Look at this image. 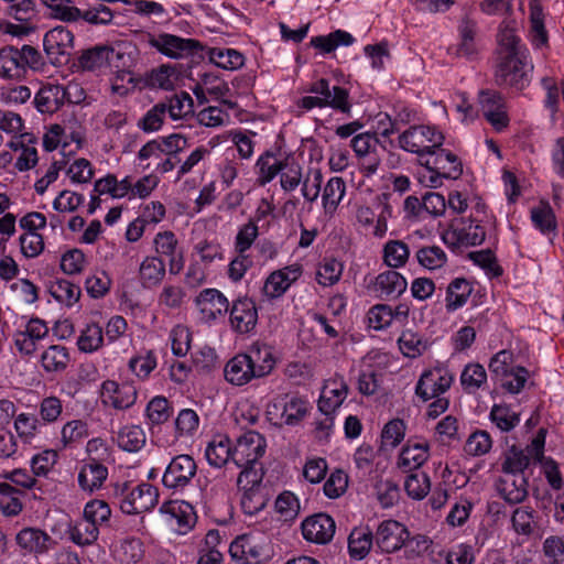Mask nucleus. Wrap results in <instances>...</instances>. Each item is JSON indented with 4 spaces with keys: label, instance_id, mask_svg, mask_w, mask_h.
<instances>
[{
    "label": "nucleus",
    "instance_id": "obj_19",
    "mask_svg": "<svg viewBox=\"0 0 564 564\" xmlns=\"http://www.w3.org/2000/svg\"><path fill=\"white\" fill-rule=\"evenodd\" d=\"M17 543L28 553L43 554L54 545V539L36 528H24L17 534Z\"/></svg>",
    "mask_w": 564,
    "mask_h": 564
},
{
    "label": "nucleus",
    "instance_id": "obj_14",
    "mask_svg": "<svg viewBox=\"0 0 564 564\" xmlns=\"http://www.w3.org/2000/svg\"><path fill=\"white\" fill-rule=\"evenodd\" d=\"M348 390V384L343 377L328 380L319 397L318 410L326 416L332 415L347 398Z\"/></svg>",
    "mask_w": 564,
    "mask_h": 564
},
{
    "label": "nucleus",
    "instance_id": "obj_63",
    "mask_svg": "<svg viewBox=\"0 0 564 564\" xmlns=\"http://www.w3.org/2000/svg\"><path fill=\"white\" fill-rule=\"evenodd\" d=\"M491 437L486 431H476L467 440L465 452L469 455L480 456L491 448Z\"/></svg>",
    "mask_w": 564,
    "mask_h": 564
},
{
    "label": "nucleus",
    "instance_id": "obj_5",
    "mask_svg": "<svg viewBox=\"0 0 564 564\" xmlns=\"http://www.w3.org/2000/svg\"><path fill=\"white\" fill-rule=\"evenodd\" d=\"M196 474L197 465L194 458L187 454H180L166 466L162 484L167 489L180 491L191 484Z\"/></svg>",
    "mask_w": 564,
    "mask_h": 564
},
{
    "label": "nucleus",
    "instance_id": "obj_29",
    "mask_svg": "<svg viewBox=\"0 0 564 564\" xmlns=\"http://www.w3.org/2000/svg\"><path fill=\"white\" fill-rule=\"evenodd\" d=\"M473 292V285L465 278L454 279L446 289V310L456 311L466 304Z\"/></svg>",
    "mask_w": 564,
    "mask_h": 564
},
{
    "label": "nucleus",
    "instance_id": "obj_45",
    "mask_svg": "<svg viewBox=\"0 0 564 564\" xmlns=\"http://www.w3.org/2000/svg\"><path fill=\"white\" fill-rule=\"evenodd\" d=\"M530 21L533 44L538 47L545 45L549 37L544 28L543 11L538 0L530 2Z\"/></svg>",
    "mask_w": 564,
    "mask_h": 564
},
{
    "label": "nucleus",
    "instance_id": "obj_1",
    "mask_svg": "<svg viewBox=\"0 0 564 564\" xmlns=\"http://www.w3.org/2000/svg\"><path fill=\"white\" fill-rule=\"evenodd\" d=\"M533 66L528 62V55L501 56L495 73V82L500 87L522 90L530 84L529 73Z\"/></svg>",
    "mask_w": 564,
    "mask_h": 564
},
{
    "label": "nucleus",
    "instance_id": "obj_48",
    "mask_svg": "<svg viewBox=\"0 0 564 564\" xmlns=\"http://www.w3.org/2000/svg\"><path fill=\"white\" fill-rule=\"evenodd\" d=\"M415 257L417 262L429 270L442 268L447 262L446 253L437 246L422 247L416 251Z\"/></svg>",
    "mask_w": 564,
    "mask_h": 564
},
{
    "label": "nucleus",
    "instance_id": "obj_21",
    "mask_svg": "<svg viewBox=\"0 0 564 564\" xmlns=\"http://www.w3.org/2000/svg\"><path fill=\"white\" fill-rule=\"evenodd\" d=\"M408 288L406 279L394 270H387L380 273L373 283V290L381 299H397L402 295Z\"/></svg>",
    "mask_w": 564,
    "mask_h": 564
},
{
    "label": "nucleus",
    "instance_id": "obj_52",
    "mask_svg": "<svg viewBox=\"0 0 564 564\" xmlns=\"http://www.w3.org/2000/svg\"><path fill=\"white\" fill-rule=\"evenodd\" d=\"M104 341L102 327L98 324H89L83 330L78 338L77 345L79 350L93 352L101 347Z\"/></svg>",
    "mask_w": 564,
    "mask_h": 564
},
{
    "label": "nucleus",
    "instance_id": "obj_42",
    "mask_svg": "<svg viewBox=\"0 0 564 564\" xmlns=\"http://www.w3.org/2000/svg\"><path fill=\"white\" fill-rule=\"evenodd\" d=\"M210 63L224 69H237L245 63V57L241 53L234 48H210L208 52Z\"/></svg>",
    "mask_w": 564,
    "mask_h": 564
},
{
    "label": "nucleus",
    "instance_id": "obj_55",
    "mask_svg": "<svg viewBox=\"0 0 564 564\" xmlns=\"http://www.w3.org/2000/svg\"><path fill=\"white\" fill-rule=\"evenodd\" d=\"M241 468L242 470L237 479L238 487L243 490L260 488V484L264 475L262 465L258 462L248 464Z\"/></svg>",
    "mask_w": 564,
    "mask_h": 564
},
{
    "label": "nucleus",
    "instance_id": "obj_60",
    "mask_svg": "<svg viewBox=\"0 0 564 564\" xmlns=\"http://www.w3.org/2000/svg\"><path fill=\"white\" fill-rule=\"evenodd\" d=\"M369 326L376 330L383 329L393 321V310L388 304H377L368 312Z\"/></svg>",
    "mask_w": 564,
    "mask_h": 564
},
{
    "label": "nucleus",
    "instance_id": "obj_43",
    "mask_svg": "<svg viewBox=\"0 0 564 564\" xmlns=\"http://www.w3.org/2000/svg\"><path fill=\"white\" fill-rule=\"evenodd\" d=\"M308 401L302 397H292L283 405L282 417L286 425H297L308 413Z\"/></svg>",
    "mask_w": 564,
    "mask_h": 564
},
{
    "label": "nucleus",
    "instance_id": "obj_11",
    "mask_svg": "<svg viewBox=\"0 0 564 564\" xmlns=\"http://www.w3.org/2000/svg\"><path fill=\"white\" fill-rule=\"evenodd\" d=\"M486 238V231L480 225H469L468 227H454L453 225L442 234V240L452 250L462 247H474L481 245Z\"/></svg>",
    "mask_w": 564,
    "mask_h": 564
},
{
    "label": "nucleus",
    "instance_id": "obj_49",
    "mask_svg": "<svg viewBox=\"0 0 564 564\" xmlns=\"http://www.w3.org/2000/svg\"><path fill=\"white\" fill-rule=\"evenodd\" d=\"M530 464L529 455L512 445L509 452L506 454V458L502 463V471L505 474L523 475V471Z\"/></svg>",
    "mask_w": 564,
    "mask_h": 564
},
{
    "label": "nucleus",
    "instance_id": "obj_56",
    "mask_svg": "<svg viewBox=\"0 0 564 564\" xmlns=\"http://www.w3.org/2000/svg\"><path fill=\"white\" fill-rule=\"evenodd\" d=\"M531 219L543 234L554 231L556 228L555 215L547 203H542L532 208Z\"/></svg>",
    "mask_w": 564,
    "mask_h": 564
},
{
    "label": "nucleus",
    "instance_id": "obj_34",
    "mask_svg": "<svg viewBox=\"0 0 564 564\" xmlns=\"http://www.w3.org/2000/svg\"><path fill=\"white\" fill-rule=\"evenodd\" d=\"M48 292L57 302L67 306L74 305L80 297V288L65 279L51 282Z\"/></svg>",
    "mask_w": 564,
    "mask_h": 564
},
{
    "label": "nucleus",
    "instance_id": "obj_2",
    "mask_svg": "<svg viewBox=\"0 0 564 564\" xmlns=\"http://www.w3.org/2000/svg\"><path fill=\"white\" fill-rule=\"evenodd\" d=\"M444 135L430 126H412L399 137L401 149L415 153L423 160L434 149L442 147Z\"/></svg>",
    "mask_w": 564,
    "mask_h": 564
},
{
    "label": "nucleus",
    "instance_id": "obj_17",
    "mask_svg": "<svg viewBox=\"0 0 564 564\" xmlns=\"http://www.w3.org/2000/svg\"><path fill=\"white\" fill-rule=\"evenodd\" d=\"M197 307L206 321H215L218 316L225 315L229 310L227 297L216 289L200 291L195 300Z\"/></svg>",
    "mask_w": 564,
    "mask_h": 564
},
{
    "label": "nucleus",
    "instance_id": "obj_57",
    "mask_svg": "<svg viewBox=\"0 0 564 564\" xmlns=\"http://www.w3.org/2000/svg\"><path fill=\"white\" fill-rule=\"evenodd\" d=\"M245 556L242 564H261L270 557L265 545L258 543L257 538L245 534Z\"/></svg>",
    "mask_w": 564,
    "mask_h": 564
},
{
    "label": "nucleus",
    "instance_id": "obj_58",
    "mask_svg": "<svg viewBox=\"0 0 564 564\" xmlns=\"http://www.w3.org/2000/svg\"><path fill=\"white\" fill-rule=\"evenodd\" d=\"M275 510L283 521H292L300 511L299 500L292 492L284 491L275 500Z\"/></svg>",
    "mask_w": 564,
    "mask_h": 564
},
{
    "label": "nucleus",
    "instance_id": "obj_18",
    "mask_svg": "<svg viewBox=\"0 0 564 564\" xmlns=\"http://www.w3.org/2000/svg\"><path fill=\"white\" fill-rule=\"evenodd\" d=\"M301 273L302 269L296 264L272 272L263 286L265 295L271 299L280 297L300 278Z\"/></svg>",
    "mask_w": 564,
    "mask_h": 564
},
{
    "label": "nucleus",
    "instance_id": "obj_12",
    "mask_svg": "<svg viewBox=\"0 0 564 564\" xmlns=\"http://www.w3.org/2000/svg\"><path fill=\"white\" fill-rule=\"evenodd\" d=\"M308 91L318 95L321 99H327V101L332 102L325 104V107H330L346 115L350 113L351 104L349 102V91L346 88L340 86H333L330 88L329 82L321 78L310 86Z\"/></svg>",
    "mask_w": 564,
    "mask_h": 564
},
{
    "label": "nucleus",
    "instance_id": "obj_9",
    "mask_svg": "<svg viewBox=\"0 0 564 564\" xmlns=\"http://www.w3.org/2000/svg\"><path fill=\"white\" fill-rule=\"evenodd\" d=\"M336 530L334 519L326 513H317L305 519L302 523L303 538L316 544H327Z\"/></svg>",
    "mask_w": 564,
    "mask_h": 564
},
{
    "label": "nucleus",
    "instance_id": "obj_16",
    "mask_svg": "<svg viewBox=\"0 0 564 564\" xmlns=\"http://www.w3.org/2000/svg\"><path fill=\"white\" fill-rule=\"evenodd\" d=\"M433 158L420 160V164L429 171L443 170L445 178H458L463 173V166L457 155L440 148L434 149V153H429Z\"/></svg>",
    "mask_w": 564,
    "mask_h": 564
},
{
    "label": "nucleus",
    "instance_id": "obj_4",
    "mask_svg": "<svg viewBox=\"0 0 564 564\" xmlns=\"http://www.w3.org/2000/svg\"><path fill=\"white\" fill-rule=\"evenodd\" d=\"M117 497L120 499V509L123 513L139 514L156 506L159 492L154 486L147 482L129 490V486L126 482L117 490Z\"/></svg>",
    "mask_w": 564,
    "mask_h": 564
},
{
    "label": "nucleus",
    "instance_id": "obj_40",
    "mask_svg": "<svg viewBox=\"0 0 564 564\" xmlns=\"http://www.w3.org/2000/svg\"><path fill=\"white\" fill-rule=\"evenodd\" d=\"M498 42L500 45V57L528 55L527 48L520 44V37L516 34L514 29L509 25L501 26Z\"/></svg>",
    "mask_w": 564,
    "mask_h": 564
},
{
    "label": "nucleus",
    "instance_id": "obj_7",
    "mask_svg": "<svg viewBox=\"0 0 564 564\" xmlns=\"http://www.w3.org/2000/svg\"><path fill=\"white\" fill-rule=\"evenodd\" d=\"M265 452V440L258 432L249 431L237 440L232 448V462L242 467L258 463Z\"/></svg>",
    "mask_w": 564,
    "mask_h": 564
},
{
    "label": "nucleus",
    "instance_id": "obj_41",
    "mask_svg": "<svg viewBox=\"0 0 564 564\" xmlns=\"http://www.w3.org/2000/svg\"><path fill=\"white\" fill-rule=\"evenodd\" d=\"M256 166L259 171V184L265 185L286 167V163L275 160L273 154L268 151L258 159Z\"/></svg>",
    "mask_w": 564,
    "mask_h": 564
},
{
    "label": "nucleus",
    "instance_id": "obj_23",
    "mask_svg": "<svg viewBox=\"0 0 564 564\" xmlns=\"http://www.w3.org/2000/svg\"><path fill=\"white\" fill-rule=\"evenodd\" d=\"M497 489L508 503H521L528 497V479L523 475L505 474L499 479Z\"/></svg>",
    "mask_w": 564,
    "mask_h": 564
},
{
    "label": "nucleus",
    "instance_id": "obj_39",
    "mask_svg": "<svg viewBox=\"0 0 564 564\" xmlns=\"http://www.w3.org/2000/svg\"><path fill=\"white\" fill-rule=\"evenodd\" d=\"M410 256L409 247L402 240H389L383 246V262L393 269L403 267Z\"/></svg>",
    "mask_w": 564,
    "mask_h": 564
},
{
    "label": "nucleus",
    "instance_id": "obj_62",
    "mask_svg": "<svg viewBox=\"0 0 564 564\" xmlns=\"http://www.w3.org/2000/svg\"><path fill=\"white\" fill-rule=\"evenodd\" d=\"M343 264L339 261L335 259L325 260L317 270L316 279L324 286L333 285L339 280Z\"/></svg>",
    "mask_w": 564,
    "mask_h": 564
},
{
    "label": "nucleus",
    "instance_id": "obj_46",
    "mask_svg": "<svg viewBox=\"0 0 564 564\" xmlns=\"http://www.w3.org/2000/svg\"><path fill=\"white\" fill-rule=\"evenodd\" d=\"M487 381V373L485 368L479 364L467 365L462 375L460 383L464 390L473 393L478 390Z\"/></svg>",
    "mask_w": 564,
    "mask_h": 564
},
{
    "label": "nucleus",
    "instance_id": "obj_15",
    "mask_svg": "<svg viewBox=\"0 0 564 564\" xmlns=\"http://www.w3.org/2000/svg\"><path fill=\"white\" fill-rule=\"evenodd\" d=\"M155 251L160 256L169 257V271L171 274H178L184 268V257L177 250L178 241L175 234L170 230L158 232L154 238Z\"/></svg>",
    "mask_w": 564,
    "mask_h": 564
},
{
    "label": "nucleus",
    "instance_id": "obj_61",
    "mask_svg": "<svg viewBox=\"0 0 564 564\" xmlns=\"http://www.w3.org/2000/svg\"><path fill=\"white\" fill-rule=\"evenodd\" d=\"M169 401L164 397L153 398L147 406V416L152 424H162L171 416Z\"/></svg>",
    "mask_w": 564,
    "mask_h": 564
},
{
    "label": "nucleus",
    "instance_id": "obj_47",
    "mask_svg": "<svg viewBox=\"0 0 564 564\" xmlns=\"http://www.w3.org/2000/svg\"><path fill=\"white\" fill-rule=\"evenodd\" d=\"M106 45L88 48L78 57V66L84 70L94 72L107 66Z\"/></svg>",
    "mask_w": 564,
    "mask_h": 564
},
{
    "label": "nucleus",
    "instance_id": "obj_38",
    "mask_svg": "<svg viewBox=\"0 0 564 564\" xmlns=\"http://www.w3.org/2000/svg\"><path fill=\"white\" fill-rule=\"evenodd\" d=\"M41 362L47 372L63 371L69 362V355L65 347L53 345L42 354Z\"/></svg>",
    "mask_w": 564,
    "mask_h": 564
},
{
    "label": "nucleus",
    "instance_id": "obj_22",
    "mask_svg": "<svg viewBox=\"0 0 564 564\" xmlns=\"http://www.w3.org/2000/svg\"><path fill=\"white\" fill-rule=\"evenodd\" d=\"M225 379L234 386H243L260 379L243 352L237 354L225 366Z\"/></svg>",
    "mask_w": 564,
    "mask_h": 564
},
{
    "label": "nucleus",
    "instance_id": "obj_20",
    "mask_svg": "<svg viewBox=\"0 0 564 564\" xmlns=\"http://www.w3.org/2000/svg\"><path fill=\"white\" fill-rule=\"evenodd\" d=\"M243 354L259 378L269 376L275 367L272 347L268 344L256 341Z\"/></svg>",
    "mask_w": 564,
    "mask_h": 564
},
{
    "label": "nucleus",
    "instance_id": "obj_50",
    "mask_svg": "<svg viewBox=\"0 0 564 564\" xmlns=\"http://www.w3.org/2000/svg\"><path fill=\"white\" fill-rule=\"evenodd\" d=\"M490 420L503 432H509L520 422L518 413L508 405L495 404L490 411Z\"/></svg>",
    "mask_w": 564,
    "mask_h": 564
},
{
    "label": "nucleus",
    "instance_id": "obj_32",
    "mask_svg": "<svg viewBox=\"0 0 564 564\" xmlns=\"http://www.w3.org/2000/svg\"><path fill=\"white\" fill-rule=\"evenodd\" d=\"M205 456L208 464L213 467H223L229 458L232 459V448L230 441L226 436L214 438L206 447Z\"/></svg>",
    "mask_w": 564,
    "mask_h": 564
},
{
    "label": "nucleus",
    "instance_id": "obj_53",
    "mask_svg": "<svg viewBox=\"0 0 564 564\" xmlns=\"http://www.w3.org/2000/svg\"><path fill=\"white\" fill-rule=\"evenodd\" d=\"M404 489L411 498L421 500L431 489L430 477L425 473L410 474L405 479Z\"/></svg>",
    "mask_w": 564,
    "mask_h": 564
},
{
    "label": "nucleus",
    "instance_id": "obj_3",
    "mask_svg": "<svg viewBox=\"0 0 564 564\" xmlns=\"http://www.w3.org/2000/svg\"><path fill=\"white\" fill-rule=\"evenodd\" d=\"M148 43L151 47L171 58L204 57V45L195 39H183L169 33H161L156 36L149 34Z\"/></svg>",
    "mask_w": 564,
    "mask_h": 564
},
{
    "label": "nucleus",
    "instance_id": "obj_59",
    "mask_svg": "<svg viewBox=\"0 0 564 564\" xmlns=\"http://www.w3.org/2000/svg\"><path fill=\"white\" fill-rule=\"evenodd\" d=\"M346 185L341 177H332L323 193V204L326 209H336L345 194Z\"/></svg>",
    "mask_w": 564,
    "mask_h": 564
},
{
    "label": "nucleus",
    "instance_id": "obj_37",
    "mask_svg": "<svg viewBox=\"0 0 564 564\" xmlns=\"http://www.w3.org/2000/svg\"><path fill=\"white\" fill-rule=\"evenodd\" d=\"M51 10V17L63 22H76L80 19L82 10L74 4L73 0H42Z\"/></svg>",
    "mask_w": 564,
    "mask_h": 564
},
{
    "label": "nucleus",
    "instance_id": "obj_36",
    "mask_svg": "<svg viewBox=\"0 0 564 564\" xmlns=\"http://www.w3.org/2000/svg\"><path fill=\"white\" fill-rule=\"evenodd\" d=\"M117 443L126 452H138L145 444V434L138 425L124 426L118 432Z\"/></svg>",
    "mask_w": 564,
    "mask_h": 564
},
{
    "label": "nucleus",
    "instance_id": "obj_44",
    "mask_svg": "<svg viewBox=\"0 0 564 564\" xmlns=\"http://www.w3.org/2000/svg\"><path fill=\"white\" fill-rule=\"evenodd\" d=\"M6 14L22 23L33 21L37 15L35 2L33 0H9Z\"/></svg>",
    "mask_w": 564,
    "mask_h": 564
},
{
    "label": "nucleus",
    "instance_id": "obj_30",
    "mask_svg": "<svg viewBox=\"0 0 564 564\" xmlns=\"http://www.w3.org/2000/svg\"><path fill=\"white\" fill-rule=\"evenodd\" d=\"M140 280L144 288L159 285L165 276V264L160 257H147L140 264Z\"/></svg>",
    "mask_w": 564,
    "mask_h": 564
},
{
    "label": "nucleus",
    "instance_id": "obj_8",
    "mask_svg": "<svg viewBox=\"0 0 564 564\" xmlns=\"http://www.w3.org/2000/svg\"><path fill=\"white\" fill-rule=\"evenodd\" d=\"M43 47L52 64H61L59 57L68 55L74 47V34L66 26H55L45 33Z\"/></svg>",
    "mask_w": 564,
    "mask_h": 564
},
{
    "label": "nucleus",
    "instance_id": "obj_54",
    "mask_svg": "<svg viewBox=\"0 0 564 564\" xmlns=\"http://www.w3.org/2000/svg\"><path fill=\"white\" fill-rule=\"evenodd\" d=\"M165 115L166 104L159 102L138 121V127L144 132L158 131L164 122Z\"/></svg>",
    "mask_w": 564,
    "mask_h": 564
},
{
    "label": "nucleus",
    "instance_id": "obj_27",
    "mask_svg": "<svg viewBox=\"0 0 564 564\" xmlns=\"http://www.w3.org/2000/svg\"><path fill=\"white\" fill-rule=\"evenodd\" d=\"M375 542L373 532L368 528H355L348 538V552L351 558L364 560Z\"/></svg>",
    "mask_w": 564,
    "mask_h": 564
},
{
    "label": "nucleus",
    "instance_id": "obj_13",
    "mask_svg": "<svg viewBox=\"0 0 564 564\" xmlns=\"http://www.w3.org/2000/svg\"><path fill=\"white\" fill-rule=\"evenodd\" d=\"M258 321L256 303L249 297L238 299L230 310V323L232 328L240 333L251 332Z\"/></svg>",
    "mask_w": 564,
    "mask_h": 564
},
{
    "label": "nucleus",
    "instance_id": "obj_25",
    "mask_svg": "<svg viewBox=\"0 0 564 564\" xmlns=\"http://www.w3.org/2000/svg\"><path fill=\"white\" fill-rule=\"evenodd\" d=\"M429 444L408 442L401 449L398 458V466L404 471L420 468L429 459Z\"/></svg>",
    "mask_w": 564,
    "mask_h": 564
},
{
    "label": "nucleus",
    "instance_id": "obj_28",
    "mask_svg": "<svg viewBox=\"0 0 564 564\" xmlns=\"http://www.w3.org/2000/svg\"><path fill=\"white\" fill-rule=\"evenodd\" d=\"M24 75L18 48L12 45L0 48V76L4 79H19Z\"/></svg>",
    "mask_w": 564,
    "mask_h": 564
},
{
    "label": "nucleus",
    "instance_id": "obj_51",
    "mask_svg": "<svg viewBox=\"0 0 564 564\" xmlns=\"http://www.w3.org/2000/svg\"><path fill=\"white\" fill-rule=\"evenodd\" d=\"M83 516L100 528L109 523L111 509L106 501L94 499L86 503Z\"/></svg>",
    "mask_w": 564,
    "mask_h": 564
},
{
    "label": "nucleus",
    "instance_id": "obj_24",
    "mask_svg": "<svg viewBox=\"0 0 564 564\" xmlns=\"http://www.w3.org/2000/svg\"><path fill=\"white\" fill-rule=\"evenodd\" d=\"M107 477L108 468L97 459H90L79 470L78 485L84 491L91 494L101 488Z\"/></svg>",
    "mask_w": 564,
    "mask_h": 564
},
{
    "label": "nucleus",
    "instance_id": "obj_10",
    "mask_svg": "<svg viewBox=\"0 0 564 564\" xmlns=\"http://www.w3.org/2000/svg\"><path fill=\"white\" fill-rule=\"evenodd\" d=\"M453 379L449 372H442L440 369L424 371L416 383L415 394L426 402L447 391Z\"/></svg>",
    "mask_w": 564,
    "mask_h": 564
},
{
    "label": "nucleus",
    "instance_id": "obj_33",
    "mask_svg": "<svg viewBox=\"0 0 564 564\" xmlns=\"http://www.w3.org/2000/svg\"><path fill=\"white\" fill-rule=\"evenodd\" d=\"M203 86H206L207 93L214 95L216 98L226 96L230 90L228 85L220 80L216 74L204 73L200 75V83H197L195 87L192 88L194 95L200 102L206 101Z\"/></svg>",
    "mask_w": 564,
    "mask_h": 564
},
{
    "label": "nucleus",
    "instance_id": "obj_26",
    "mask_svg": "<svg viewBox=\"0 0 564 564\" xmlns=\"http://www.w3.org/2000/svg\"><path fill=\"white\" fill-rule=\"evenodd\" d=\"M36 109L42 113H53L63 105L62 85L46 84L40 88L34 98Z\"/></svg>",
    "mask_w": 564,
    "mask_h": 564
},
{
    "label": "nucleus",
    "instance_id": "obj_35",
    "mask_svg": "<svg viewBox=\"0 0 564 564\" xmlns=\"http://www.w3.org/2000/svg\"><path fill=\"white\" fill-rule=\"evenodd\" d=\"M355 39L352 35L343 30H336L328 35L314 36L311 40V45L319 48L324 53H330L339 45H351Z\"/></svg>",
    "mask_w": 564,
    "mask_h": 564
},
{
    "label": "nucleus",
    "instance_id": "obj_64",
    "mask_svg": "<svg viewBox=\"0 0 564 564\" xmlns=\"http://www.w3.org/2000/svg\"><path fill=\"white\" fill-rule=\"evenodd\" d=\"M405 434V424L400 419H393L389 421L381 433L382 444L389 445L391 447L398 446Z\"/></svg>",
    "mask_w": 564,
    "mask_h": 564
},
{
    "label": "nucleus",
    "instance_id": "obj_6",
    "mask_svg": "<svg viewBox=\"0 0 564 564\" xmlns=\"http://www.w3.org/2000/svg\"><path fill=\"white\" fill-rule=\"evenodd\" d=\"M410 531L397 520L382 521L373 534L375 543L382 553H394L399 551L409 539Z\"/></svg>",
    "mask_w": 564,
    "mask_h": 564
},
{
    "label": "nucleus",
    "instance_id": "obj_31",
    "mask_svg": "<svg viewBox=\"0 0 564 564\" xmlns=\"http://www.w3.org/2000/svg\"><path fill=\"white\" fill-rule=\"evenodd\" d=\"M70 540L79 545L87 546L94 544L99 536V528L85 516L76 521L68 530Z\"/></svg>",
    "mask_w": 564,
    "mask_h": 564
}]
</instances>
